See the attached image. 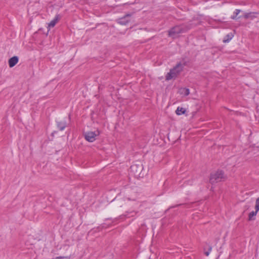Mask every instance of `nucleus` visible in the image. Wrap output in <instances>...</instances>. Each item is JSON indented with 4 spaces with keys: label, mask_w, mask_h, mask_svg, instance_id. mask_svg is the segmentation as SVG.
Returning a JSON list of instances; mask_svg holds the SVG:
<instances>
[{
    "label": "nucleus",
    "mask_w": 259,
    "mask_h": 259,
    "mask_svg": "<svg viewBox=\"0 0 259 259\" xmlns=\"http://www.w3.org/2000/svg\"><path fill=\"white\" fill-rule=\"evenodd\" d=\"M186 65V62L183 60V61L178 63L176 65L171 68L169 72L167 73L165 76V79L169 80L172 78H175L183 70L184 67Z\"/></svg>",
    "instance_id": "obj_1"
},
{
    "label": "nucleus",
    "mask_w": 259,
    "mask_h": 259,
    "mask_svg": "<svg viewBox=\"0 0 259 259\" xmlns=\"http://www.w3.org/2000/svg\"><path fill=\"white\" fill-rule=\"evenodd\" d=\"M189 27L186 25H177L168 31V35L172 38L176 37L179 34L186 32Z\"/></svg>",
    "instance_id": "obj_2"
},
{
    "label": "nucleus",
    "mask_w": 259,
    "mask_h": 259,
    "mask_svg": "<svg viewBox=\"0 0 259 259\" xmlns=\"http://www.w3.org/2000/svg\"><path fill=\"white\" fill-rule=\"evenodd\" d=\"M225 179L224 174L222 170H217L210 175L209 181L211 184H214L224 181Z\"/></svg>",
    "instance_id": "obj_3"
},
{
    "label": "nucleus",
    "mask_w": 259,
    "mask_h": 259,
    "mask_svg": "<svg viewBox=\"0 0 259 259\" xmlns=\"http://www.w3.org/2000/svg\"><path fill=\"white\" fill-rule=\"evenodd\" d=\"M99 135L98 131L95 132H88L84 134V137L87 141L93 142L96 140V137Z\"/></svg>",
    "instance_id": "obj_4"
},
{
    "label": "nucleus",
    "mask_w": 259,
    "mask_h": 259,
    "mask_svg": "<svg viewBox=\"0 0 259 259\" xmlns=\"http://www.w3.org/2000/svg\"><path fill=\"white\" fill-rule=\"evenodd\" d=\"M130 14H127L124 17L118 19L117 22L121 25H126L130 21Z\"/></svg>",
    "instance_id": "obj_5"
},
{
    "label": "nucleus",
    "mask_w": 259,
    "mask_h": 259,
    "mask_svg": "<svg viewBox=\"0 0 259 259\" xmlns=\"http://www.w3.org/2000/svg\"><path fill=\"white\" fill-rule=\"evenodd\" d=\"M56 123L58 128L61 131H63L67 126V122L65 120L57 121Z\"/></svg>",
    "instance_id": "obj_6"
},
{
    "label": "nucleus",
    "mask_w": 259,
    "mask_h": 259,
    "mask_svg": "<svg viewBox=\"0 0 259 259\" xmlns=\"http://www.w3.org/2000/svg\"><path fill=\"white\" fill-rule=\"evenodd\" d=\"M18 57L17 56H14L11 58L8 61L10 67H14L18 62Z\"/></svg>",
    "instance_id": "obj_7"
},
{
    "label": "nucleus",
    "mask_w": 259,
    "mask_h": 259,
    "mask_svg": "<svg viewBox=\"0 0 259 259\" xmlns=\"http://www.w3.org/2000/svg\"><path fill=\"white\" fill-rule=\"evenodd\" d=\"M257 14L256 13L254 12H249V13H246L244 15V18L246 19H253L254 18L256 17V16L255 14Z\"/></svg>",
    "instance_id": "obj_8"
},
{
    "label": "nucleus",
    "mask_w": 259,
    "mask_h": 259,
    "mask_svg": "<svg viewBox=\"0 0 259 259\" xmlns=\"http://www.w3.org/2000/svg\"><path fill=\"white\" fill-rule=\"evenodd\" d=\"M59 20V16L58 15H57L56 16V17H55V18L52 20L49 24L48 25V26L50 27V28H53L55 26V25H56V24L57 23V22H58Z\"/></svg>",
    "instance_id": "obj_9"
},
{
    "label": "nucleus",
    "mask_w": 259,
    "mask_h": 259,
    "mask_svg": "<svg viewBox=\"0 0 259 259\" xmlns=\"http://www.w3.org/2000/svg\"><path fill=\"white\" fill-rule=\"evenodd\" d=\"M186 112V109H185L183 107H178L176 110V113L178 115H181L182 114H185Z\"/></svg>",
    "instance_id": "obj_10"
},
{
    "label": "nucleus",
    "mask_w": 259,
    "mask_h": 259,
    "mask_svg": "<svg viewBox=\"0 0 259 259\" xmlns=\"http://www.w3.org/2000/svg\"><path fill=\"white\" fill-rule=\"evenodd\" d=\"M233 37V35L232 33H230L226 35L223 40V42L225 43L229 42Z\"/></svg>",
    "instance_id": "obj_11"
},
{
    "label": "nucleus",
    "mask_w": 259,
    "mask_h": 259,
    "mask_svg": "<svg viewBox=\"0 0 259 259\" xmlns=\"http://www.w3.org/2000/svg\"><path fill=\"white\" fill-rule=\"evenodd\" d=\"M257 212L258 211H256V210L255 211H252L250 212L248 215V220L249 221L254 220L255 218H254L253 217L256 215Z\"/></svg>",
    "instance_id": "obj_12"
},
{
    "label": "nucleus",
    "mask_w": 259,
    "mask_h": 259,
    "mask_svg": "<svg viewBox=\"0 0 259 259\" xmlns=\"http://www.w3.org/2000/svg\"><path fill=\"white\" fill-rule=\"evenodd\" d=\"M241 12V10L239 9H236L235 11L233 12V15L231 16V18L232 19H236L237 18H239V17L237 18L238 15Z\"/></svg>",
    "instance_id": "obj_13"
},
{
    "label": "nucleus",
    "mask_w": 259,
    "mask_h": 259,
    "mask_svg": "<svg viewBox=\"0 0 259 259\" xmlns=\"http://www.w3.org/2000/svg\"><path fill=\"white\" fill-rule=\"evenodd\" d=\"M181 93L184 94L185 96H188L190 94V91L188 89L184 88L182 89Z\"/></svg>",
    "instance_id": "obj_14"
},
{
    "label": "nucleus",
    "mask_w": 259,
    "mask_h": 259,
    "mask_svg": "<svg viewBox=\"0 0 259 259\" xmlns=\"http://www.w3.org/2000/svg\"><path fill=\"white\" fill-rule=\"evenodd\" d=\"M255 209L256 211H259V197L255 200Z\"/></svg>",
    "instance_id": "obj_15"
},
{
    "label": "nucleus",
    "mask_w": 259,
    "mask_h": 259,
    "mask_svg": "<svg viewBox=\"0 0 259 259\" xmlns=\"http://www.w3.org/2000/svg\"><path fill=\"white\" fill-rule=\"evenodd\" d=\"M211 249H212V247L211 246H209L208 250L207 251H205L204 252V254L206 255V256H208V255L209 254L210 252L211 251Z\"/></svg>",
    "instance_id": "obj_16"
},
{
    "label": "nucleus",
    "mask_w": 259,
    "mask_h": 259,
    "mask_svg": "<svg viewBox=\"0 0 259 259\" xmlns=\"http://www.w3.org/2000/svg\"><path fill=\"white\" fill-rule=\"evenodd\" d=\"M56 259H69L68 256H58L56 257Z\"/></svg>",
    "instance_id": "obj_17"
},
{
    "label": "nucleus",
    "mask_w": 259,
    "mask_h": 259,
    "mask_svg": "<svg viewBox=\"0 0 259 259\" xmlns=\"http://www.w3.org/2000/svg\"><path fill=\"white\" fill-rule=\"evenodd\" d=\"M135 167H136V166L134 165V166H131V169H133V168H134Z\"/></svg>",
    "instance_id": "obj_18"
}]
</instances>
